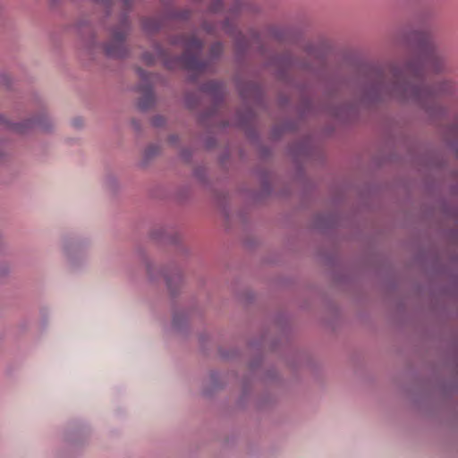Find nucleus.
<instances>
[{
	"label": "nucleus",
	"instance_id": "10",
	"mask_svg": "<svg viewBox=\"0 0 458 458\" xmlns=\"http://www.w3.org/2000/svg\"><path fill=\"white\" fill-rule=\"evenodd\" d=\"M224 27L227 30V22L224 24Z\"/></svg>",
	"mask_w": 458,
	"mask_h": 458
},
{
	"label": "nucleus",
	"instance_id": "4",
	"mask_svg": "<svg viewBox=\"0 0 458 458\" xmlns=\"http://www.w3.org/2000/svg\"><path fill=\"white\" fill-rule=\"evenodd\" d=\"M154 100H155V98H154V94H153L152 90L148 89L144 93L142 98L140 99L139 104H138L139 107L142 110H147L153 106Z\"/></svg>",
	"mask_w": 458,
	"mask_h": 458
},
{
	"label": "nucleus",
	"instance_id": "9",
	"mask_svg": "<svg viewBox=\"0 0 458 458\" xmlns=\"http://www.w3.org/2000/svg\"><path fill=\"white\" fill-rule=\"evenodd\" d=\"M162 122L163 121L161 120V118H157V119L154 120V123L156 125H160L162 123Z\"/></svg>",
	"mask_w": 458,
	"mask_h": 458
},
{
	"label": "nucleus",
	"instance_id": "3",
	"mask_svg": "<svg viewBox=\"0 0 458 458\" xmlns=\"http://www.w3.org/2000/svg\"><path fill=\"white\" fill-rule=\"evenodd\" d=\"M126 37L125 28L114 30L111 39L105 46V52L110 57H123L126 54L124 40Z\"/></svg>",
	"mask_w": 458,
	"mask_h": 458
},
{
	"label": "nucleus",
	"instance_id": "7",
	"mask_svg": "<svg viewBox=\"0 0 458 458\" xmlns=\"http://www.w3.org/2000/svg\"><path fill=\"white\" fill-rule=\"evenodd\" d=\"M219 83L217 82H215V81H210L208 82L206 86H205V89L206 90H209L211 89V88H214V89H216V88H219Z\"/></svg>",
	"mask_w": 458,
	"mask_h": 458
},
{
	"label": "nucleus",
	"instance_id": "8",
	"mask_svg": "<svg viewBox=\"0 0 458 458\" xmlns=\"http://www.w3.org/2000/svg\"><path fill=\"white\" fill-rule=\"evenodd\" d=\"M144 60L148 64H150L153 63V58L149 57L148 55H144Z\"/></svg>",
	"mask_w": 458,
	"mask_h": 458
},
{
	"label": "nucleus",
	"instance_id": "6",
	"mask_svg": "<svg viewBox=\"0 0 458 458\" xmlns=\"http://www.w3.org/2000/svg\"><path fill=\"white\" fill-rule=\"evenodd\" d=\"M222 50H223V47L220 43H215L213 44V46L211 47V55L214 56V57H216L218 56L221 53H222Z\"/></svg>",
	"mask_w": 458,
	"mask_h": 458
},
{
	"label": "nucleus",
	"instance_id": "1",
	"mask_svg": "<svg viewBox=\"0 0 458 458\" xmlns=\"http://www.w3.org/2000/svg\"><path fill=\"white\" fill-rule=\"evenodd\" d=\"M420 48V56L408 63L402 71L391 69L393 81L390 91L401 98L415 101L428 112L434 113L440 107L441 95L451 92L453 85L447 81L434 87L426 84L425 75L429 71L439 72L442 58L427 35L422 36Z\"/></svg>",
	"mask_w": 458,
	"mask_h": 458
},
{
	"label": "nucleus",
	"instance_id": "2",
	"mask_svg": "<svg viewBox=\"0 0 458 458\" xmlns=\"http://www.w3.org/2000/svg\"><path fill=\"white\" fill-rule=\"evenodd\" d=\"M180 43L184 47V53L179 57V64L188 71L202 73L209 71L207 63L199 60L198 55L202 48V42L194 35L182 36Z\"/></svg>",
	"mask_w": 458,
	"mask_h": 458
},
{
	"label": "nucleus",
	"instance_id": "5",
	"mask_svg": "<svg viewBox=\"0 0 458 458\" xmlns=\"http://www.w3.org/2000/svg\"><path fill=\"white\" fill-rule=\"evenodd\" d=\"M143 27L146 30L154 31L159 29V24L154 19H147L143 21Z\"/></svg>",
	"mask_w": 458,
	"mask_h": 458
}]
</instances>
